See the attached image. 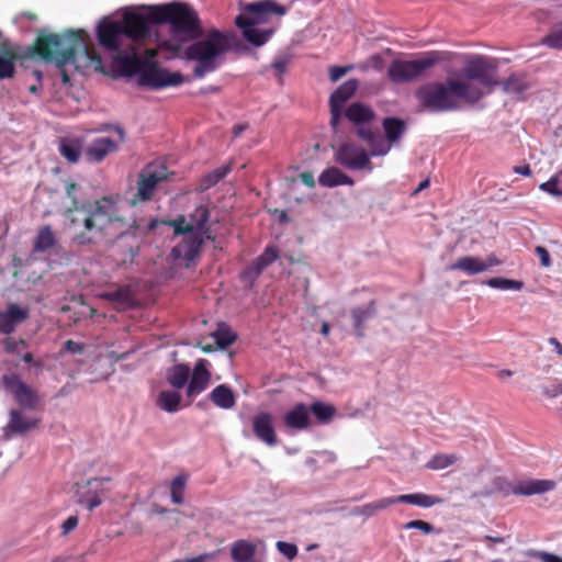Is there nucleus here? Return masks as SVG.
Wrapping results in <instances>:
<instances>
[{
  "label": "nucleus",
  "instance_id": "4d7b16f0",
  "mask_svg": "<svg viewBox=\"0 0 562 562\" xmlns=\"http://www.w3.org/2000/svg\"><path fill=\"white\" fill-rule=\"evenodd\" d=\"M170 226L173 227V232L176 235H189L192 232V225H189V222L186 221L184 216H179L176 220L170 221Z\"/></svg>",
  "mask_w": 562,
  "mask_h": 562
},
{
  "label": "nucleus",
  "instance_id": "c9c22d12",
  "mask_svg": "<svg viewBox=\"0 0 562 562\" xmlns=\"http://www.w3.org/2000/svg\"><path fill=\"white\" fill-rule=\"evenodd\" d=\"M232 171V162H227L207 173H205L198 186V191L204 192L215 187L222 179H224Z\"/></svg>",
  "mask_w": 562,
  "mask_h": 562
},
{
  "label": "nucleus",
  "instance_id": "423d86ee",
  "mask_svg": "<svg viewBox=\"0 0 562 562\" xmlns=\"http://www.w3.org/2000/svg\"><path fill=\"white\" fill-rule=\"evenodd\" d=\"M156 5L142 7L139 10H125L119 20L128 42L136 45L151 35V26L157 25L151 18Z\"/></svg>",
  "mask_w": 562,
  "mask_h": 562
},
{
  "label": "nucleus",
  "instance_id": "c756f323",
  "mask_svg": "<svg viewBox=\"0 0 562 562\" xmlns=\"http://www.w3.org/2000/svg\"><path fill=\"white\" fill-rule=\"evenodd\" d=\"M318 183L325 188H334L338 186H353L355 181L337 167H328L319 175Z\"/></svg>",
  "mask_w": 562,
  "mask_h": 562
},
{
  "label": "nucleus",
  "instance_id": "37998d69",
  "mask_svg": "<svg viewBox=\"0 0 562 562\" xmlns=\"http://www.w3.org/2000/svg\"><path fill=\"white\" fill-rule=\"evenodd\" d=\"M210 221V210L206 205H199L189 215V225H192V232H199L202 234V229L205 228Z\"/></svg>",
  "mask_w": 562,
  "mask_h": 562
},
{
  "label": "nucleus",
  "instance_id": "6e6d98bb",
  "mask_svg": "<svg viewBox=\"0 0 562 562\" xmlns=\"http://www.w3.org/2000/svg\"><path fill=\"white\" fill-rule=\"evenodd\" d=\"M262 272L263 270L259 269V267L252 261L243 270L240 277L245 282H248L252 285Z\"/></svg>",
  "mask_w": 562,
  "mask_h": 562
},
{
  "label": "nucleus",
  "instance_id": "bf43d9fd",
  "mask_svg": "<svg viewBox=\"0 0 562 562\" xmlns=\"http://www.w3.org/2000/svg\"><path fill=\"white\" fill-rule=\"evenodd\" d=\"M403 528L407 529V530L418 529L422 532H424L425 535H429L435 531V527L431 524L424 521V520H411V521L406 522L403 526Z\"/></svg>",
  "mask_w": 562,
  "mask_h": 562
},
{
  "label": "nucleus",
  "instance_id": "72a5a7b5",
  "mask_svg": "<svg viewBox=\"0 0 562 562\" xmlns=\"http://www.w3.org/2000/svg\"><path fill=\"white\" fill-rule=\"evenodd\" d=\"M191 369L188 364L178 363L168 369L166 379L172 387L179 390L188 384Z\"/></svg>",
  "mask_w": 562,
  "mask_h": 562
},
{
  "label": "nucleus",
  "instance_id": "bb28decb",
  "mask_svg": "<svg viewBox=\"0 0 562 562\" xmlns=\"http://www.w3.org/2000/svg\"><path fill=\"white\" fill-rule=\"evenodd\" d=\"M352 325L356 335L361 338L364 336V323L376 314L375 301L371 300L366 306H358L350 312Z\"/></svg>",
  "mask_w": 562,
  "mask_h": 562
},
{
  "label": "nucleus",
  "instance_id": "09e8293b",
  "mask_svg": "<svg viewBox=\"0 0 562 562\" xmlns=\"http://www.w3.org/2000/svg\"><path fill=\"white\" fill-rule=\"evenodd\" d=\"M458 461L456 454L437 453L434 454L426 463V468L429 470H442Z\"/></svg>",
  "mask_w": 562,
  "mask_h": 562
},
{
  "label": "nucleus",
  "instance_id": "a18cd8bd",
  "mask_svg": "<svg viewBox=\"0 0 562 562\" xmlns=\"http://www.w3.org/2000/svg\"><path fill=\"white\" fill-rule=\"evenodd\" d=\"M255 554V546L246 540H238L232 547V559L236 562H245Z\"/></svg>",
  "mask_w": 562,
  "mask_h": 562
},
{
  "label": "nucleus",
  "instance_id": "0e129e2a",
  "mask_svg": "<svg viewBox=\"0 0 562 562\" xmlns=\"http://www.w3.org/2000/svg\"><path fill=\"white\" fill-rule=\"evenodd\" d=\"M79 519L78 516L72 515L69 516L61 525V535L67 536L69 532L75 530L78 526Z\"/></svg>",
  "mask_w": 562,
  "mask_h": 562
},
{
  "label": "nucleus",
  "instance_id": "ddd939ff",
  "mask_svg": "<svg viewBox=\"0 0 562 562\" xmlns=\"http://www.w3.org/2000/svg\"><path fill=\"white\" fill-rule=\"evenodd\" d=\"M3 387L13 396L14 401L25 409H35L40 403V396L30 385L23 382L18 374H4Z\"/></svg>",
  "mask_w": 562,
  "mask_h": 562
},
{
  "label": "nucleus",
  "instance_id": "412c9836",
  "mask_svg": "<svg viewBox=\"0 0 562 562\" xmlns=\"http://www.w3.org/2000/svg\"><path fill=\"white\" fill-rule=\"evenodd\" d=\"M29 318V308L11 303L0 311V334L10 335L15 327Z\"/></svg>",
  "mask_w": 562,
  "mask_h": 562
},
{
  "label": "nucleus",
  "instance_id": "393cba45",
  "mask_svg": "<svg viewBox=\"0 0 562 562\" xmlns=\"http://www.w3.org/2000/svg\"><path fill=\"white\" fill-rule=\"evenodd\" d=\"M357 136L367 142L370 147V156H384L391 150L392 144H386L380 138L378 130H372L369 126H360L357 131Z\"/></svg>",
  "mask_w": 562,
  "mask_h": 562
},
{
  "label": "nucleus",
  "instance_id": "338daca9",
  "mask_svg": "<svg viewBox=\"0 0 562 562\" xmlns=\"http://www.w3.org/2000/svg\"><path fill=\"white\" fill-rule=\"evenodd\" d=\"M529 557H537L539 558L542 562H562V558L553 554V553H549V552H537V551H531L528 553Z\"/></svg>",
  "mask_w": 562,
  "mask_h": 562
},
{
  "label": "nucleus",
  "instance_id": "20e7f679",
  "mask_svg": "<svg viewBox=\"0 0 562 562\" xmlns=\"http://www.w3.org/2000/svg\"><path fill=\"white\" fill-rule=\"evenodd\" d=\"M233 40L231 33L212 30L205 38L186 47V58L196 63L193 76L201 79L215 71L222 65L224 54L232 48Z\"/></svg>",
  "mask_w": 562,
  "mask_h": 562
},
{
  "label": "nucleus",
  "instance_id": "7ed1b4c3",
  "mask_svg": "<svg viewBox=\"0 0 562 562\" xmlns=\"http://www.w3.org/2000/svg\"><path fill=\"white\" fill-rule=\"evenodd\" d=\"M415 97L424 109L439 113L458 110L459 99L475 103L484 97V92L475 83L449 78L445 82L423 85L416 90Z\"/></svg>",
  "mask_w": 562,
  "mask_h": 562
},
{
  "label": "nucleus",
  "instance_id": "5fc2aeb1",
  "mask_svg": "<svg viewBox=\"0 0 562 562\" xmlns=\"http://www.w3.org/2000/svg\"><path fill=\"white\" fill-rule=\"evenodd\" d=\"M559 184H561V182L558 180V176L555 173L547 182L541 183L539 189L553 196L562 198V190L559 188Z\"/></svg>",
  "mask_w": 562,
  "mask_h": 562
},
{
  "label": "nucleus",
  "instance_id": "5701e85b",
  "mask_svg": "<svg viewBox=\"0 0 562 562\" xmlns=\"http://www.w3.org/2000/svg\"><path fill=\"white\" fill-rule=\"evenodd\" d=\"M285 427L293 430H304L311 426L308 406L304 403L295 404L283 416Z\"/></svg>",
  "mask_w": 562,
  "mask_h": 562
},
{
  "label": "nucleus",
  "instance_id": "2f4dec72",
  "mask_svg": "<svg viewBox=\"0 0 562 562\" xmlns=\"http://www.w3.org/2000/svg\"><path fill=\"white\" fill-rule=\"evenodd\" d=\"M210 401L222 409H232L236 405V395L226 384H220L209 394Z\"/></svg>",
  "mask_w": 562,
  "mask_h": 562
},
{
  "label": "nucleus",
  "instance_id": "49530a36",
  "mask_svg": "<svg viewBox=\"0 0 562 562\" xmlns=\"http://www.w3.org/2000/svg\"><path fill=\"white\" fill-rule=\"evenodd\" d=\"M59 151L70 164L78 162L81 154V145L78 140L63 139L59 145Z\"/></svg>",
  "mask_w": 562,
  "mask_h": 562
},
{
  "label": "nucleus",
  "instance_id": "69168bd1",
  "mask_svg": "<svg viewBox=\"0 0 562 562\" xmlns=\"http://www.w3.org/2000/svg\"><path fill=\"white\" fill-rule=\"evenodd\" d=\"M535 252L540 259V265L544 268H548L551 266L552 261L550 258L549 251L543 246H537L535 248Z\"/></svg>",
  "mask_w": 562,
  "mask_h": 562
},
{
  "label": "nucleus",
  "instance_id": "a19ab883",
  "mask_svg": "<svg viewBox=\"0 0 562 562\" xmlns=\"http://www.w3.org/2000/svg\"><path fill=\"white\" fill-rule=\"evenodd\" d=\"M499 85H502L506 93L515 94L519 98L522 97L529 88L525 77L521 75H510L506 80L499 82Z\"/></svg>",
  "mask_w": 562,
  "mask_h": 562
},
{
  "label": "nucleus",
  "instance_id": "58836bf2",
  "mask_svg": "<svg viewBox=\"0 0 562 562\" xmlns=\"http://www.w3.org/2000/svg\"><path fill=\"white\" fill-rule=\"evenodd\" d=\"M56 243L57 240L52 227L49 225H45L37 232L33 244V250L35 252H44L52 249Z\"/></svg>",
  "mask_w": 562,
  "mask_h": 562
},
{
  "label": "nucleus",
  "instance_id": "473e14b6",
  "mask_svg": "<svg viewBox=\"0 0 562 562\" xmlns=\"http://www.w3.org/2000/svg\"><path fill=\"white\" fill-rule=\"evenodd\" d=\"M448 270H459L468 276H474L486 271V266H483V259L479 257L464 256L459 258L456 262L448 267Z\"/></svg>",
  "mask_w": 562,
  "mask_h": 562
},
{
  "label": "nucleus",
  "instance_id": "603ef678",
  "mask_svg": "<svg viewBox=\"0 0 562 562\" xmlns=\"http://www.w3.org/2000/svg\"><path fill=\"white\" fill-rule=\"evenodd\" d=\"M541 43L553 49H562V23L555 24Z\"/></svg>",
  "mask_w": 562,
  "mask_h": 562
},
{
  "label": "nucleus",
  "instance_id": "79ce46f5",
  "mask_svg": "<svg viewBox=\"0 0 562 562\" xmlns=\"http://www.w3.org/2000/svg\"><path fill=\"white\" fill-rule=\"evenodd\" d=\"M310 414H313L319 424H327L336 414V408L331 404L324 402H314L308 407Z\"/></svg>",
  "mask_w": 562,
  "mask_h": 562
},
{
  "label": "nucleus",
  "instance_id": "9b49d317",
  "mask_svg": "<svg viewBox=\"0 0 562 562\" xmlns=\"http://www.w3.org/2000/svg\"><path fill=\"white\" fill-rule=\"evenodd\" d=\"M334 159L348 170H373V164L367 150L353 143L346 142L334 148Z\"/></svg>",
  "mask_w": 562,
  "mask_h": 562
},
{
  "label": "nucleus",
  "instance_id": "e2e57ef3",
  "mask_svg": "<svg viewBox=\"0 0 562 562\" xmlns=\"http://www.w3.org/2000/svg\"><path fill=\"white\" fill-rule=\"evenodd\" d=\"M352 69V66H331L329 68V78L333 82L338 81Z\"/></svg>",
  "mask_w": 562,
  "mask_h": 562
},
{
  "label": "nucleus",
  "instance_id": "cd10ccee",
  "mask_svg": "<svg viewBox=\"0 0 562 562\" xmlns=\"http://www.w3.org/2000/svg\"><path fill=\"white\" fill-rule=\"evenodd\" d=\"M391 499L393 505L404 503L422 508H429L442 502L440 497L425 493L402 494L397 496H391Z\"/></svg>",
  "mask_w": 562,
  "mask_h": 562
},
{
  "label": "nucleus",
  "instance_id": "680f3d73",
  "mask_svg": "<svg viewBox=\"0 0 562 562\" xmlns=\"http://www.w3.org/2000/svg\"><path fill=\"white\" fill-rule=\"evenodd\" d=\"M86 345L83 342L75 341L72 339H68L63 344L61 351L81 355L85 351Z\"/></svg>",
  "mask_w": 562,
  "mask_h": 562
},
{
  "label": "nucleus",
  "instance_id": "c85d7f7f",
  "mask_svg": "<svg viewBox=\"0 0 562 562\" xmlns=\"http://www.w3.org/2000/svg\"><path fill=\"white\" fill-rule=\"evenodd\" d=\"M345 115L357 126V130L360 126H367L375 117L373 110L360 102L351 103L347 108Z\"/></svg>",
  "mask_w": 562,
  "mask_h": 562
},
{
  "label": "nucleus",
  "instance_id": "aec40b11",
  "mask_svg": "<svg viewBox=\"0 0 562 562\" xmlns=\"http://www.w3.org/2000/svg\"><path fill=\"white\" fill-rule=\"evenodd\" d=\"M40 419L26 417L19 409H11L9 413V422L3 428V437L12 438L14 435H24L38 426Z\"/></svg>",
  "mask_w": 562,
  "mask_h": 562
},
{
  "label": "nucleus",
  "instance_id": "b1692460",
  "mask_svg": "<svg viewBox=\"0 0 562 562\" xmlns=\"http://www.w3.org/2000/svg\"><path fill=\"white\" fill-rule=\"evenodd\" d=\"M119 145L109 137H99L91 142L86 149L90 162H101L109 154L116 151Z\"/></svg>",
  "mask_w": 562,
  "mask_h": 562
},
{
  "label": "nucleus",
  "instance_id": "1a4fd4ad",
  "mask_svg": "<svg viewBox=\"0 0 562 562\" xmlns=\"http://www.w3.org/2000/svg\"><path fill=\"white\" fill-rule=\"evenodd\" d=\"M554 487L555 482L551 480H526L512 484L506 477L496 476L492 481V490L483 492L482 495L498 493L505 497L510 494L530 496L552 491Z\"/></svg>",
  "mask_w": 562,
  "mask_h": 562
},
{
  "label": "nucleus",
  "instance_id": "2eb2a0df",
  "mask_svg": "<svg viewBox=\"0 0 562 562\" xmlns=\"http://www.w3.org/2000/svg\"><path fill=\"white\" fill-rule=\"evenodd\" d=\"M241 15L249 20L246 22V25H249L267 23L272 15L283 16L288 13V8L277 3L274 0H259L247 3Z\"/></svg>",
  "mask_w": 562,
  "mask_h": 562
},
{
  "label": "nucleus",
  "instance_id": "4c0bfd02",
  "mask_svg": "<svg viewBox=\"0 0 562 562\" xmlns=\"http://www.w3.org/2000/svg\"><path fill=\"white\" fill-rule=\"evenodd\" d=\"M359 81L357 79H349L341 83L329 98V104L344 105L357 91Z\"/></svg>",
  "mask_w": 562,
  "mask_h": 562
},
{
  "label": "nucleus",
  "instance_id": "39448f33",
  "mask_svg": "<svg viewBox=\"0 0 562 562\" xmlns=\"http://www.w3.org/2000/svg\"><path fill=\"white\" fill-rule=\"evenodd\" d=\"M156 24H169L173 34L194 41L203 35L198 12L186 2L157 4L151 16Z\"/></svg>",
  "mask_w": 562,
  "mask_h": 562
},
{
  "label": "nucleus",
  "instance_id": "3c124183",
  "mask_svg": "<svg viewBox=\"0 0 562 562\" xmlns=\"http://www.w3.org/2000/svg\"><path fill=\"white\" fill-rule=\"evenodd\" d=\"M485 284H487L490 288L499 290H520L524 286L521 281L501 277L491 278L485 282Z\"/></svg>",
  "mask_w": 562,
  "mask_h": 562
},
{
  "label": "nucleus",
  "instance_id": "f704fd0d",
  "mask_svg": "<svg viewBox=\"0 0 562 562\" xmlns=\"http://www.w3.org/2000/svg\"><path fill=\"white\" fill-rule=\"evenodd\" d=\"M382 126L385 133V137L390 144L400 142L406 132L405 121L398 117H385L382 121Z\"/></svg>",
  "mask_w": 562,
  "mask_h": 562
},
{
  "label": "nucleus",
  "instance_id": "8fccbe9b",
  "mask_svg": "<svg viewBox=\"0 0 562 562\" xmlns=\"http://www.w3.org/2000/svg\"><path fill=\"white\" fill-rule=\"evenodd\" d=\"M79 186L75 182H66V195L70 199L71 204L65 209L64 216H70L75 211L80 210L82 202L78 196Z\"/></svg>",
  "mask_w": 562,
  "mask_h": 562
},
{
  "label": "nucleus",
  "instance_id": "f3484780",
  "mask_svg": "<svg viewBox=\"0 0 562 562\" xmlns=\"http://www.w3.org/2000/svg\"><path fill=\"white\" fill-rule=\"evenodd\" d=\"M166 179L164 170L157 171L151 168H145L138 175L137 192L135 193L132 204L140 201H149L155 192L157 184Z\"/></svg>",
  "mask_w": 562,
  "mask_h": 562
},
{
  "label": "nucleus",
  "instance_id": "e433bc0d",
  "mask_svg": "<svg viewBox=\"0 0 562 562\" xmlns=\"http://www.w3.org/2000/svg\"><path fill=\"white\" fill-rule=\"evenodd\" d=\"M392 505H393V502H392L391 497H383V498L376 499L374 502L364 504L362 506L352 508L350 512V515L351 516H363L364 518H370V517L376 515L379 512L384 510Z\"/></svg>",
  "mask_w": 562,
  "mask_h": 562
},
{
  "label": "nucleus",
  "instance_id": "c03bdc74",
  "mask_svg": "<svg viewBox=\"0 0 562 562\" xmlns=\"http://www.w3.org/2000/svg\"><path fill=\"white\" fill-rule=\"evenodd\" d=\"M212 336L215 339V344L220 349H225L228 346L233 345L237 338V335L225 323L220 324L217 329L212 334Z\"/></svg>",
  "mask_w": 562,
  "mask_h": 562
},
{
  "label": "nucleus",
  "instance_id": "f8f14e48",
  "mask_svg": "<svg viewBox=\"0 0 562 562\" xmlns=\"http://www.w3.org/2000/svg\"><path fill=\"white\" fill-rule=\"evenodd\" d=\"M99 45L110 54L122 50L130 44L119 20L103 18L95 30Z\"/></svg>",
  "mask_w": 562,
  "mask_h": 562
},
{
  "label": "nucleus",
  "instance_id": "ea45409f",
  "mask_svg": "<svg viewBox=\"0 0 562 562\" xmlns=\"http://www.w3.org/2000/svg\"><path fill=\"white\" fill-rule=\"evenodd\" d=\"M181 395L177 391H161L157 397V405L165 412L175 413L180 408Z\"/></svg>",
  "mask_w": 562,
  "mask_h": 562
},
{
  "label": "nucleus",
  "instance_id": "a878e982",
  "mask_svg": "<svg viewBox=\"0 0 562 562\" xmlns=\"http://www.w3.org/2000/svg\"><path fill=\"white\" fill-rule=\"evenodd\" d=\"M247 21L248 20L246 19L245 15H237L235 19V24L239 29H241L243 36L245 37V40L255 46H261V45L266 44L268 42V40L270 38L271 34L273 33V31L272 30L265 31V30L256 29L255 26L257 24L246 25Z\"/></svg>",
  "mask_w": 562,
  "mask_h": 562
},
{
  "label": "nucleus",
  "instance_id": "052dcab7",
  "mask_svg": "<svg viewBox=\"0 0 562 562\" xmlns=\"http://www.w3.org/2000/svg\"><path fill=\"white\" fill-rule=\"evenodd\" d=\"M277 548L290 561L297 555V547L294 543L278 541Z\"/></svg>",
  "mask_w": 562,
  "mask_h": 562
},
{
  "label": "nucleus",
  "instance_id": "de8ad7c7",
  "mask_svg": "<svg viewBox=\"0 0 562 562\" xmlns=\"http://www.w3.org/2000/svg\"><path fill=\"white\" fill-rule=\"evenodd\" d=\"M187 481L188 476L184 474H180L171 481L170 495L173 504L180 505L183 503Z\"/></svg>",
  "mask_w": 562,
  "mask_h": 562
},
{
  "label": "nucleus",
  "instance_id": "4be33fe9",
  "mask_svg": "<svg viewBox=\"0 0 562 562\" xmlns=\"http://www.w3.org/2000/svg\"><path fill=\"white\" fill-rule=\"evenodd\" d=\"M252 431L255 436L266 445L273 447L278 442L271 414L262 412L252 418Z\"/></svg>",
  "mask_w": 562,
  "mask_h": 562
},
{
  "label": "nucleus",
  "instance_id": "f257e3e1",
  "mask_svg": "<svg viewBox=\"0 0 562 562\" xmlns=\"http://www.w3.org/2000/svg\"><path fill=\"white\" fill-rule=\"evenodd\" d=\"M89 35L83 30H68L61 34L40 33L30 47V56L44 61H53L60 69L63 82L69 81L64 69L66 65L75 64L78 54H83L95 66H101L102 59L95 49L88 44Z\"/></svg>",
  "mask_w": 562,
  "mask_h": 562
},
{
  "label": "nucleus",
  "instance_id": "774afa93",
  "mask_svg": "<svg viewBox=\"0 0 562 562\" xmlns=\"http://www.w3.org/2000/svg\"><path fill=\"white\" fill-rule=\"evenodd\" d=\"M108 297L111 301L125 302L127 300V297H128V292L125 291V290L119 289V290L108 294Z\"/></svg>",
  "mask_w": 562,
  "mask_h": 562
},
{
  "label": "nucleus",
  "instance_id": "f03ea898",
  "mask_svg": "<svg viewBox=\"0 0 562 562\" xmlns=\"http://www.w3.org/2000/svg\"><path fill=\"white\" fill-rule=\"evenodd\" d=\"M65 217L69 220V227L74 232L71 241L77 246L97 245L101 239L115 235L112 231L114 226H125L111 196L87 200L80 210Z\"/></svg>",
  "mask_w": 562,
  "mask_h": 562
},
{
  "label": "nucleus",
  "instance_id": "a211bd4d",
  "mask_svg": "<svg viewBox=\"0 0 562 562\" xmlns=\"http://www.w3.org/2000/svg\"><path fill=\"white\" fill-rule=\"evenodd\" d=\"M209 361L206 359H199L195 362L187 387V397L189 398L190 405L193 400L203 393L210 385L211 372L209 371Z\"/></svg>",
  "mask_w": 562,
  "mask_h": 562
},
{
  "label": "nucleus",
  "instance_id": "13d9d810",
  "mask_svg": "<svg viewBox=\"0 0 562 562\" xmlns=\"http://www.w3.org/2000/svg\"><path fill=\"white\" fill-rule=\"evenodd\" d=\"M26 348V342L23 339L16 340L13 337H8L4 340V349L9 353L21 355V349Z\"/></svg>",
  "mask_w": 562,
  "mask_h": 562
},
{
  "label": "nucleus",
  "instance_id": "6ab92c4d",
  "mask_svg": "<svg viewBox=\"0 0 562 562\" xmlns=\"http://www.w3.org/2000/svg\"><path fill=\"white\" fill-rule=\"evenodd\" d=\"M204 244L202 234L193 232L187 235L181 243L172 248L171 255L176 259H184L188 262L193 261L200 256Z\"/></svg>",
  "mask_w": 562,
  "mask_h": 562
},
{
  "label": "nucleus",
  "instance_id": "9d476101",
  "mask_svg": "<svg viewBox=\"0 0 562 562\" xmlns=\"http://www.w3.org/2000/svg\"><path fill=\"white\" fill-rule=\"evenodd\" d=\"M111 477H93L82 484H76V503L89 512L99 507L110 492Z\"/></svg>",
  "mask_w": 562,
  "mask_h": 562
},
{
  "label": "nucleus",
  "instance_id": "6e6552de",
  "mask_svg": "<svg viewBox=\"0 0 562 562\" xmlns=\"http://www.w3.org/2000/svg\"><path fill=\"white\" fill-rule=\"evenodd\" d=\"M462 77L469 83L476 81L484 95L499 85L495 60L483 56L470 59L462 68Z\"/></svg>",
  "mask_w": 562,
  "mask_h": 562
},
{
  "label": "nucleus",
  "instance_id": "864d4df0",
  "mask_svg": "<svg viewBox=\"0 0 562 562\" xmlns=\"http://www.w3.org/2000/svg\"><path fill=\"white\" fill-rule=\"evenodd\" d=\"M278 257V249L274 246H268L265 251L254 260V262L259 267V269L265 270L267 267L272 265Z\"/></svg>",
  "mask_w": 562,
  "mask_h": 562
},
{
  "label": "nucleus",
  "instance_id": "7c9ffc66",
  "mask_svg": "<svg viewBox=\"0 0 562 562\" xmlns=\"http://www.w3.org/2000/svg\"><path fill=\"white\" fill-rule=\"evenodd\" d=\"M19 56L12 45L3 43L0 46V79L12 78L15 72V61Z\"/></svg>",
  "mask_w": 562,
  "mask_h": 562
},
{
  "label": "nucleus",
  "instance_id": "dca6fc26",
  "mask_svg": "<svg viewBox=\"0 0 562 562\" xmlns=\"http://www.w3.org/2000/svg\"><path fill=\"white\" fill-rule=\"evenodd\" d=\"M112 55L113 67L122 76H133L139 74L144 69L145 65L138 57L137 46L130 43L126 44L122 50L115 52Z\"/></svg>",
  "mask_w": 562,
  "mask_h": 562
},
{
  "label": "nucleus",
  "instance_id": "0eeeda50",
  "mask_svg": "<svg viewBox=\"0 0 562 562\" xmlns=\"http://www.w3.org/2000/svg\"><path fill=\"white\" fill-rule=\"evenodd\" d=\"M439 60L440 55L438 52L425 53L422 57L413 60L396 59L389 66L387 76L392 82H407L419 77Z\"/></svg>",
  "mask_w": 562,
  "mask_h": 562
},
{
  "label": "nucleus",
  "instance_id": "4468645a",
  "mask_svg": "<svg viewBox=\"0 0 562 562\" xmlns=\"http://www.w3.org/2000/svg\"><path fill=\"white\" fill-rule=\"evenodd\" d=\"M184 81L186 78L181 74L170 72L167 69L157 67L155 64L145 65L139 76V83L151 89L176 87Z\"/></svg>",
  "mask_w": 562,
  "mask_h": 562
}]
</instances>
